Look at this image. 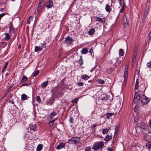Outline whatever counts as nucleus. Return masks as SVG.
Listing matches in <instances>:
<instances>
[{"label": "nucleus", "mask_w": 151, "mask_h": 151, "mask_svg": "<svg viewBox=\"0 0 151 151\" xmlns=\"http://www.w3.org/2000/svg\"><path fill=\"white\" fill-rule=\"evenodd\" d=\"M104 146V142L102 141L97 142H95L92 147V149L95 151L101 149V151Z\"/></svg>", "instance_id": "1"}, {"label": "nucleus", "mask_w": 151, "mask_h": 151, "mask_svg": "<svg viewBox=\"0 0 151 151\" xmlns=\"http://www.w3.org/2000/svg\"><path fill=\"white\" fill-rule=\"evenodd\" d=\"M140 100L143 104H147L150 101L149 98L146 96L144 94L141 96Z\"/></svg>", "instance_id": "2"}, {"label": "nucleus", "mask_w": 151, "mask_h": 151, "mask_svg": "<svg viewBox=\"0 0 151 151\" xmlns=\"http://www.w3.org/2000/svg\"><path fill=\"white\" fill-rule=\"evenodd\" d=\"M69 141L73 144H77L81 141V139L79 137H72Z\"/></svg>", "instance_id": "3"}, {"label": "nucleus", "mask_w": 151, "mask_h": 151, "mask_svg": "<svg viewBox=\"0 0 151 151\" xmlns=\"http://www.w3.org/2000/svg\"><path fill=\"white\" fill-rule=\"evenodd\" d=\"M73 41L74 40L71 37L68 36L65 38L64 42L67 45H71Z\"/></svg>", "instance_id": "4"}, {"label": "nucleus", "mask_w": 151, "mask_h": 151, "mask_svg": "<svg viewBox=\"0 0 151 151\" xmlns=\"http://www.w3.org/2000/svg\"><path fill=\"white\" fill-rule=\"evenodd\" d=\"M10 25H8L7 26L5 27H4V29L7 31L6 29H9V33H11L12 34H14V28L13 27L11 23H10Z\"/></svg>", "instance_id": "5"}, {"label": "nucleus", "mask_w": 151, "mask_h": 151, "mask_svg": "<svg viewBox=\"0 0 151 151\" xmlns=\"http://www.w3.org/2000/svg\"><path fill=\"white\" fill-rule=\"evenodd\" d=\"M140 99V97L139 93L137 92H136L134 99V103H137Z\"/></svg>", "instance_id": "6"}, {"label": "nucleus", "mask_w": 151, "mask_h": 151, "mask_svg": "<svg viewBox=\"0 0 151 151\" xmlns=\"http://www.w3.org/2000/svg\"><path fill=\"white\" fill-rule=\"evenodd\" d=\"M149 10L148 9H146V10L145 11V12L144 14H143V17L142 18V23H144L145 22V20L147 16V15L148 12Z\"/></svg>", "instance_id": "7"}, {"label": "nucleus", "mask_w": 151, "mask_h": 151, "mask_svg": "<svg viewBox=\"0 0 151 151\" xmlns=\"http://www.w3.org/2000/svg\"><path fill=\"white\" fill-rule=\"evenodd\" d=\"M136 126L137 127L143 129H144L146 128V124L145 123L143 122H140L139 124H137Z\"/></svg>", "instance_id": "8"}, {"label": "nucleus", "mask_w": 151, "mask_h": 151, "mask_svg": "<svg viewBox=\"0 0 151 151\" xmlns=\"http://www.w3.org/2000/svg\"><path fill=\"white\" fill-rule=\"evenodd\" d=\"M44 5V2L43 1H41L40 2L39 4V6L37 8V14L40 13V12L39 11L41 9V7Z\"/></svg>", "instance_id": "9"}, {"label": "nucleus", "mask_w": 151, "mask_h": 151, "mask_svg": "<svg viewBox=\"0 0 151 151\" xmlns=\"http://www.w3.org/2000/svg\"><path fill=\"white\" fill-rule=\"evenodd\" d=\"M123 23L125 27H127L128 25V21L127 20L126 17H124L123 19Z\"/></svg>", "instance_id": "10"}, {"label": "nucleus", "mask_w": 151, "mask_h": 151, "mask_svg": "<svg viewBox=\"0 0 151 151\" xmlns=\"http://www.w3.org/2000/svg\"><path fill=\"white\" fill-rule=\"evenodd\" d=\"M105 9L107 12L109 13L111 11V8L109 4H107L105 6Z\"/></svg>", "instance_id": "11"}, {"label": "nucleus", "mask_w": 151, "mask_h": 151, "mask_svg": "<svg viewBox=\"0 0 151 151\" xmlns=\"http://www.w3.org/2000/svg\"><path fill=\"white\" fill-rule=\"evenodd\" d=\"M48 4H47L46 7L47 8L49 9L52 8L53 5V2L51 0H50L48 2Z\"/></svg>", "instance_id": "12"}, {"label": "nucleus", "mask_w": 151, "mask_h": 151, "mask_svg": "<svg viewBox=\"0 0 151 151\" xmlns=\"http://www.w3.org/2000/svg\"><path fill=\"white\" fill-rule=\"evenodd\" d=\"M65 146V145L64 143H60L59 145L57 146V147H56V149L57 150H59L63 148H64Z\"/></svg>", "instance_id": "13"}, {"label": "nucleus", "mask_w": 151, "mask_h": 151, "mask_svg": "<svg viewBox=\"0 0 151 151\" xmlns=\"http://www.w3.org/2000/svg\"><path fill=\"white\" fill-rule=\"evenodd\" d=\"M95 32V29L93 28H91L88 32V33L89 35H93Z\"/></svg>", "instance_id": "14"}, {"label": "nucleus", "mask_w": 151, "mask_h": 151, "mask_svg": "<svg viewBox=\"0 0 151 151\" xmlns=\"http://www.w3.org/2000/svg\"><path fill=\"white\" fill-rule=\"evenodd\" d=\"M36 125L35 124H30V128L32 130H33L34 131L36 130Z\"/></svg>", "instance_id": "15"}, {"label": "nucleus", "mask_w": 151, "mask_h": 151, "mask_svg": "<svg viewBox=\"0 0 151 151\" xmlns=\"http://www.w3.org/2000/svg\"><path fill=\"white\" fill-rule=\"evenodd\" d=\"M5 35L4 39L5 40H8L10 39V37L9 36V34L7 33H5L4 34Z\"/></svg>", "instance_id": "16"}, {"label": "nucleus", "mask_w": 151, "mask_h": 151, "mask_svg": "<svg viewBox=\"0 0 151 151\" xmlns=\"http://www.w3.org/2000/svg\"><path fill=\"white\" fill-rule=\"evenodd\" d=\"M112 138V137L111 135H107L106 136L104 139V140L106 142H108Z\"/></svg>", "instance_id": "17"}, {"label": "nucleus", "mask_w": 151, "mask_h": 151, "mask_svg": "<svg viewBox=\"0 0 151 151\" xmlns=\"http://www.w3.org/2000/svg\"><path fill=\"white\" fill-rule=\"evenodd\" d=\"M151 0H147L146 4V9H148L149 10V6L151 5Z\"/></svg>", "instance_id": "18"}, {"label": "nucleus", "mask_w": 151, "mask_h": 151, "mask_svg": "<svg viewBox=\"0 0 151 151\" xmlns=\"http://www.w3.org/2000/svg\"><path fill=\"white\" fill-rule=\"evenodd\" d=\"M110 129V128H105L102 129V133L104 134H107L109 132Z\"/></svg>", "instance_id": "19"}, {"label": "nucleus", "mask_w": 151, "mask_h": 151, "mask_svg": "<svg viewBox=\"0 0 151 151\" xmlns=\"http://www.w3.org/2000/svg\"><path fill=\"white\" fill-rule=\"evenodd\" d=\"M89 77L86 75H83L81 76V78L86 80L89 78Z\"/></svg>", "instance_id": "20"}, {"label": "nucleus", "mask_w": 151, "mask_h": 151, "mask_svg": "<svg viewBox=\"0 0 151 151\" xmlns=\"http://www.w3.org/2000/svg\"><path fill=\"white\" fill-rule=\"evenodd\" d=\"M80 58V59L78 60V62L80 65H81L83 64V60L82 56H81Z\"/></svg>", "instance_id": "21"}, {"label": "nucleus", "mask_w": 151, "mask_h": 151, "mask_svg": "<svg viewBox=\"0 0 151 151\" xmlns=\"http://www.w3.org/2000/svg\"><path fill=\"white\" fill-rule=\"evenodd\" d=\"M42 145L41 144H39L37 147L36 148L37 151H41L42 148Z\"/></svg>", "instance_id": "22"}, {"label": "nucleus", "mask_w": 151, "mask_h": 151, "mask_svg": "<svg viewBox=\"0 0 151 151\" xmlns=\"http://www.w3.org/2000/svg\"><path fill=\"white\" fill-rule=\"evenodd\" d=\"M27 98V95L25 94H23L21 95V99L22 101L26 100Z\"/></svg>", "instance_id": "23"}, {"label": "nucleus", "mask_w": 151, "mask_h": 151, "mask_svg": "<svg viewBox=\"0 0 151 151\" xmlns=\"http://www.w3.org/2000/svg\"><path fill=\"white\" fill-rule=\"evenodd\" d=\"M27 80V77L24 76H23L20 81L21 83H23L25 81H26Z\"/></svg>", "instance_id": "24"}, {"label": "nucleus", "mask_w": 151, "mask_h": 151, "mask_svg": "<svg viewBox=\"0 0 151 151\" xmlns=\"http://www.w3.org/2000/svg\"><path fill=\"white\" fill-rule=\"evenodd\" d=\"M146 139L148 142L151 143V135H147L146 137Z\"/></svg>", "instance_id": "25"}, {"label": "nucleus", "mask_w": 151, "mask_h": 151, "mask_svg": "<svg viewBox=\"0 0 151 151\" xmlns=\"http://www.w3.org/2000/svg\"><path fill=\"white\" fill-rule=\"evenodd\" d=\"M8 62H7L5 63L4 64V67L3 69H2V70L1 71L2 73H3L4 72L6 69L8 65Z\"/></svg>", "instance_id": "26"}, {"label": "nucleus", "mask_w": 151, "mask_h": 151, "mask_svg": "<svg viewBox=\"0 0 151 151\" xmlns=\"http://www.w3.org/2000/svg\"><path fill=\"white\" fill-rule=\"evenodd\" d=\"M88 51L86 48H83L81 51V53L83 54H86L87 53Z\"/></svg>", "instance_id": "27"}, {"label": "nucleus", "mask_w": 151, "mask_h": 151, "mask_svg": "<svg viewBox=\"0 0 151 151\" xmlns=\"http://www.w3.org/2000/svg\"><path fill=\"white\" fill-rule=\"evenodd\" d=\"M96 81L98 83L100 84H103L105 83L104 81L101 79H98Z\"/></svg>", "instance_id": "28"}, {"label": "nucleus", "mask_w": 151, "mask_h": 151, "mask_svg": "<svg viewBox=\"0 0 151 151\" xmlns=\"http://www.w3.org/2000/svg\"><path fill=\"white\" fill-rule=\"evenodd\" d=\"M96 19L98 21L101 22H104L105 21V20L104 18L102 19L98 17H96Z\"/></svg>", "instance_id": "29"}, {"label": "nucleus", "mask_w": 151, "mask_h": 151, "mask_svg": "<svg viewBox=\"0 0 151 151\" xmlns=\"http://www.w3.org/2000/svg\"><path fill=\"white\" fill-rule=\"evenodd\" d=\"M42 49L41 47H39L38 46H36L35 47V52H38L41 51Z\"/></svg>", "instance_id": "30"}, {"label": "nucleus", "mask_w": 151, "mask_h": 151, "mask_svg": "<svg viewBox=\"0 0 151 151\" xmlns=\"http://www.w3.org/2000/svg\"><path fill=\"white\" fill-rule=\"evenodd\" d=\"M48 84V81H45V82H43L41 86L42 87L45 88L46 87H47Z\"/></svg>", "instance_id": "31"}, {"label": "nucleus", "mask_w": 151, "mask_h": 151, "mask_svg": "<svg viewBox=\"0 0 151 151\" xmlns=\"http://www.w3.org/2000/svg\"><path fill=\"white\" fill-rule=\"evenodd\" d=\"M31 83L30 81H28L27 82L22 84L21 85L22 86H28L31 84Z\"/></svg>", "instance_id": "32"}, {"label": "nucleus", "mask_w": 151, "mask_h": 151, "mask_svg": "<svg viewBox=\"0 0 151 151\" xmlns=\"http://www.w3.org/2000/svg\"><path fill=\"white\" fill-rule=\"evenodd\" d=\"M124 52L123 50L120 49L119 50V56H122L124 55Z\"/></svg>", "instance_id": "33"}, {"label": "nucleus", "mask_w": 151, "mask_h": 151, "mask_svg": "<svg viewBox=\"0 0 151 151\" xmlns=\"http://www.w3.org/2000/svg\"><path fill=\"white\" fill-rule=\"evenodd\" d=\"M137 48H135L134 50V53L133 54V56H134V57H136L137 55Z\"/></svg>", "instance_id": "34"}, {"label": "nucleus", "mask_w": 151, "mask_h": 151, "mask_svg": "<svg viewBox=\"0 0 151 151\" xmlns=\"http://www.w3.org/2000/svg\"><path fill=\"white\" fill-rule=\"evenodd\" d=\"M114 114L113 113H108L106 115V118L109 119L110 118V117L112 116Z\"/></svg>", "instance_id": "35"}, {"label": "nucleus", "mask_w": 151, "mask_h": 151, "mask_svg": "<svg viewBox=\"0 0 151 151\" xmlns=\"http://www.w3.org/2000/svg\"><path fill=\"white\" fill-rule=\"evenodd\" d=\"M139 82L138 79H137L135 83V89H137L138 88Z\"/></svg>", "instance_id": "36"}, {"label": "nucleus", "mask_w": 151, "mask_h": 151, "mask_svg": "<svg viewBox=\"0 0 151 151\" xmlns=\"http://www.w3.org/2000/svg\"><path fill=\"white\" fill-rule=\"evenodd\" d=\"M10 88L9 89H8L6 91V92L5 95L3 96V97L1 99V100L2 99H3L9 93V92H10Z\"/></svg>", "instance_id": "37"}, {"label": "nucleus", "mask_w": 151, "mask_h": 151, "mask_svg": "<svg viewBox=\"0 0 151 151\" xmlns=\"http://www.w3.org/2000/svg\"><path fill=\"white\" fill-rule=\"evenodd\" d=\"M139 120L140 121V119L138 116H137L136 117H134V121L135 123H137Z\"/></svg>", "instance_id": "38"}, {"label": "nucleus", "mask_w": 151, "mask_h": 151, "mask_svg": "<svg viewBox=\"0 0 151 151\" xmlns=\"http://www.w3.org/2000/svg\"><path fill=\"white\" fill-rule=\"evenodd\" d=\"M106 70L107 73L109 74H110L113 71V70L111 68H107Z\"/></svg>", "instance_id": "39"}, {"label": "nucleus", "mask_w": 151, "mask_h": 151, "mask_svg": "<svg viewBox=\"0 0 151 151\" xmlns=\"http://www.w3.org/2000/svg\"><path fill=\"white\" fill-rule=\"evenodd\" d=\"M56 119L55 120H52L49 122L48 125L50 127H52L55 121L56 120Z\"/></svg>", "instance_id": "40"}, {"label": "nucleus", "mask_w": 151, "mask_h": 151, "mask_svg": "<svg viewBox=\"0 0 151 151\" xmlns=\"http://www.w3.org/2000/svg\"><path fill=\"white\" fill-rule=\"evenodd\" d=\"M41 47L44 48H46L47 47L46 42H44L43 43H41Z\"/></svg>", "instance_id": "41"}, {"label": "nucleus", "mask_w": 151, "mask_h": 151, "mask_svg": "<svg viewBox=\"0 0 151 151\" xmlns=\"http://www.w3.org/2000/svg\"><path fill=\"white\" fill-rule=\"evenodd\" d=\"M39 70H37L33 74V77H35L37 76L39 73Z\"/></svg>", "instance_id": "42"}, {"label": "nucleus", "mask_w": 151, "mask_h": 151, "mask_svg": "<svg viewBox=\"0 0 151 151\" xmlns=\"http://www.w3.org/2000/svg\"><path fill=\"white\" fill-rule=\"evenodd\" d=\"M36 100H37V101L38 102L40 103L41 102V99H40V97L39 96H36Z\"/></svg>", "instance_id": "43"}, {"label": "nucleus", "mask_w": 151, "mask_h": 151, "mask_svg": "<svg viewBox=\"0 0 151 151\" xmlns=\"http://www.w3.org/2000/svg\"><path fill=\"white\" fill-rule=\"evenodd\" d=\"M77 85L79 86H82L83 85L84 83L82 82H78L77 83Z\"/></svg>", "instance_id": "44"}, {"label": "nucleus", "mask_w": 151, "mask_h": 151, "mask_svg": "<svg viewBox=\"0 0 151 151\" xmlns=\"http://www.w3.org/2000/svg\"><path fill=\"white\" fill-rule=\"evenodd\" d=\"M98 125V124H93L91 126V128L92 129H93L95 127H96Z\"/></svg>", "instance_id": "45"}, {"label": "nucleus", "mask_w": 151, "mask_h": 151, "mask_svg": "<svg viewBox=\"0 0 151 151\" xmlns=\"http://www.w3.org/2000/svg\"><path fill=\"white\" fill-rule=\"evenodd\" d=\"M91 150V148L90 147H86L85 149V151H90Z\"/></svg>", "instance_id": "46"}, {"label": "nucleus", "mask_w": 151, "mask_h": 151, "mask_svg": "<svg viewBox=\"0 0 151 151\" xmlns=\"http://www.w3.org/2000/svg\"><path fill=\"white\" fill-rule=\"evenodd\" d=\"M146 147H148V149H150L151 148V144L147 143L146 145Z\"/></svg>", "instance_id": "47"}, {"label": "nucleus", "mask_w": 151, "mask_h": 151, "mask_svg": "<svg viewBox=\"0 0 151 151\" xmlns=\"http://www.w3.org/2000/svg\"><path fill=\"white\" fill-rule=\"evenodd\" d=\"M57 114V113L55 112H53L51 114V116L52 117H53L55 116H56Z\"/></svg>", "instance_id": "48"}, {"label": "nucleus", "mask_w": 151, "mask_h": 151, "mask_svg": "<svg viewBox=\"0 0 151 151\" xmlns=\"http://www.w3.org/2000/svg\"><path fill=\"white\" fill-rule=\"evenodd\" d=\"M147 65L149 68H151V61L147 63Z\"/></svg>", "instance_id": "49"}, {"label": "nucleus", "mask_w": 151, "mask_h": 151, "mask_svg": "<svg viewBox=\"0 0 151 151\" xmlns=\"http://www.w3.org/2000/svg\"><path fill=\"white\" fill-rule=\"evenodd\" d=\"M119 130L118 129L116 128L115 129V132L114 133V135H115L116 134H117Z\"/></svg>", "instance_id": "50"}, {"label": "nucleus", "mask_w": 151, "mask_h": 151, "mask_svg": "<svg viewBox=\"0 0 151 151\" xmlns=\"http://www.w3.org/2000/svg\"><path fill=\"white\" fill-rule=\"evenodd\" d=\"M148 126L151 129V119H150L148 122Z\"/></svg>", "instance_id": "51"}, {"label": "nucleus", "mask_w": 151, "mask_h": 151, "mask_svg": "<svg viewBox=\"0 0 151 151\" xmlns=\"http://www.w3.org/2000/svg\"><path fill=\"white\" fill-rule=\"evenodd\" d=\"M124 76H128V71H125L124 73Z\"/></svg>", "instance_id": "52"}, {"label": "nucleus", "mask_w": 151, "mask_h": 151, "mask_svg": "<svg viewBox=\"0 0 151 151\" xmlns=\"http://www.w3.org/2000/svg\"><path fill=\"white\" fill-rule=\"evenodd\" d=\"M128 65H126L125 66V71H128Z\"/></svg>", "instance_id": "53"}, {"label": "nucleus", "mask_w": 151, "mask_h": 151, "mask_svg": "<svg viewBox=\"0 0 151 151\" xmlns=\"http://www.w3.org/2000/svg\"><path fill=\"white\" fill-rule=\"evenodd\" d=\"M124 9L123 8V7H122L120 11V12L121 13H122V12H123L124 10Z\"/></svg>", "instance_id": "54"}, {"label": "nucleus", "mask_w": 151, "mask_h": 151, "mask_svg": "<svg viewBox=\"0 0 151 151\" xmlns=\"http://www.w3.org/2000/svg\"><path fill=\"white\" fill-rule=\"evenodd\" d=\"M107 100V98L106 97H104L102 98V100Z\"/></svg>", "instance_id": "55"}, {"label": "nucleus", "mask_w": 151, "mask_h": 151, "mask_svg": "<svg viewBox=\"0 0 151 151\" xmlns=\"http://www.w3.org/2000/svg\"><path fill=\"white\" fill-rule=\"evenodd\" d=\"M107 150L108 151H112L113 149L111 148H107Z\"/></svg>", "instance_id": "56"}, {"label": "nucleus", "mask_w": 151, "mask_h": 151, "mask_svg": "<svg viewBox=\"0 0 151 151\" xmlns=\"http://www.w3.org/2000/svg\"><path fill=\"white\" fill-rule=\"evenodd\" d=\"M10 102L12 103V104H14V102L13 101V100L12 99L10 100L9 101V103H10Z\"/></svg>", "instance_id": "57"}, {"label": "nucleus", "mask_w": 151, "mask_h": 151, "mask_svg": "<svg viewBox=\"0 0 151 151\" xmlns=\"http://www.w3.org/2000/svg\"><path fill=\"white\" fill-rule=\"evenodd\" d=\"M89 52L91 54V55L92 56V52H93V51L92 49H90V51H89Z\"/></svg>", "instance_id": "58"}, {"label": "nucleus", "mask_w": 151, "mask_h": 151, "mask_svg": "<svg viewBox=\"0 0 151 151\" xmlns=\"http://www.w3.org/2000/svg\"><path fill=\"white\" fill-rule=\"evenodd\" d=\"M77 101H78L77 99H75L74 100H73L72 101V102H73V103H76L77 102Z\"/></svg>", "instance_id": "59"}, {"label": "nucleus", "mask_w": 151, "mask_h": 151, "mask_svg": "<svg viewBox=\"0 0 151 151\" xmlns=\"http://www.w3.org/2000/svg\"><path fill=\"white\" fill-rule=\"evenodd\" d=\"M121 7H123V8L124 9V8L125 6V4L124 3L122 5H121Z\"/></svg>", "instance_id": "60"}, {"label": "nucleus", "mask_w": 151, "mask_h": 151, "mask_svg": "<svg viewBox=\"0 0 151 151\" xmlns=\"http://www.w3.org/2000/svg\"><path fill=\"white\" fill-rule=\"evenodd\" d=\"M148 36L149 38L150 39H151V30L150 31L149 34Z\"/></svg>", "instance_id": "61"}, {"label": "nucleus", "mask_w": 151, "mask_h": 151, "mask_svg": "<svg viewBox=\"0 0 151 151\" xmlns=\"http://www.w3.org/2000/svg\"><path fill=\"white\" fill-rule=\"evenodd\" d=\"M13 84H12L11 85V86L9 87L8 89H9L10 88V91L11 89L12 88L13 86Z\"/></svg>", "instance_id": "62"}, {"label": "nucleus", "mask_w": 151, "mask_h": 151, "mask_svg": "<svg viewBox=\"0 0 151 151\" xmlns=\"http://www.w3.org/2000/svg\"><path fill=\"white\" fill-rule=\"evenodd\" d=\"M119 4L121 5H122V4H123L124 3V2H123L122 1H119Z\"/></svg>", "instance_id": "63"}, {"label": "nucleus", "mask_w": 151, "mask_h": 151, "mask_svg": "<svg viewBox=\"0 0 151 151\" xmlns=\"http://www.w3.org/2000/svg\"><path fill=\"white\" fill-rule=\"evenodd\" d=\"M5 15V14L3 13H2V14H0V16H1V17L2 18Z\"/></svg>", "instance_id": "64"}]
</instances>
